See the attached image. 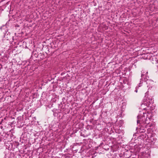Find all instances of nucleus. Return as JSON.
<instances>
[{"mask_svg":"<svg viewBox=\"0 0 158 158\" xmlns=\"http://www.w3.org/2000/svg\"><path fill=\"white\" fill-rule=\"evenodd\" d=\"M152 114L150 113L140 112V114L137 116V123H143L145 127H151L149 124V119L151 117Z\"/></svg>","mask_w":158,"mask_h":158,"instance_id":"f257e3e1","label":"nucleus"},{"mask_svg":"<svg viewBox=\"0 0 158 158\" xmlns=\"http://www.w3.org/2000/svg\"><path fill=\"white\" fill-rule=\"evenodd\" d=\"M145 99V101L144 102V104H146L147 106L149 105L150 104H151V103L152 102V99H148V100L146 97L144 99V100Z\"/></svg>","mask_w":158,"mask_h":158,"instance_id":"f03ea898","label":"nucleus"},{"mask_svg":"<svg viewBox=\"0 0 158 158\" xmlns=\"http://www.w3.org/2000/svg\"><path fill=\"white\" fill-rule=\"evenodd\" d=\"M153 60V63H158V56H154L151 58Z\"/></svg>","mask_w":158,"mask_h":158,"instance_id":"7ed1b4c3","label":"nucleus"},{"mask_svg":"<svg viewBox=\"0 0 158 158\" xmlns=\"http://www.w3.org/2000/svg\"><path fill=\"white\" fill-rule=\"evenodd\" d=\"M3 42L2 40V39H1L0 40V45H1Z\"/></svg>","mask_w":158,"mask_h":158,"instance_id":"20e7f679","label":"nucleus"},{"mask_svg":"<svg viewBox=\"0 0 158 158\" xmlns=\"http://www.w3.org/2000/svg\"><path fill=\"white\" fill-rule=\"evenodd\" d=\"M141 82V81H140ZM142 83L140 82L139 84V87H140L142 85Z\"/></svg>","mask_w":158,"mask_h":158,"instance_id":"39448f33","label":"nucleus"},{"mask_svg":"<svg viewBox=\"0 0 158 158\" xmlns=\"http://www.w3.org/2000/svg\"><path fill=\"white\" fill-rule=\"evenodd\" d=\"M143 76H144L143 74H141V77H143Z\"/></svg>","mask_w":158,"mask_h":158,"instance_id":"423d86ee","label":"nucleus"},{"mask_svg":"<svg viewBox=\"0 0 158 158\" xmlns=\"http://www.w3.org/2000/svg\"><path fill=\"white\" fill-rule=\"evenodd\" d=\"M135 91L136 92H137V90H135Z\"/></svg>","mask_w":158,"mask_h":158,"instance_id":"0eeeda50","label":"nucleus"},{"mask_svg":"<svg viewBox=\"0 0 158 158\" xmlns=\"http://www.w3.org/2000/svg\"><path fill=\"white\" fill-rule=\"evenodd\" d=\"M1 141V140H0V141Z\"/></svg>","mask_w":158,"mask_h":158,"instance_id":"6e6552de","label":"nucleus"}]
</instances>
